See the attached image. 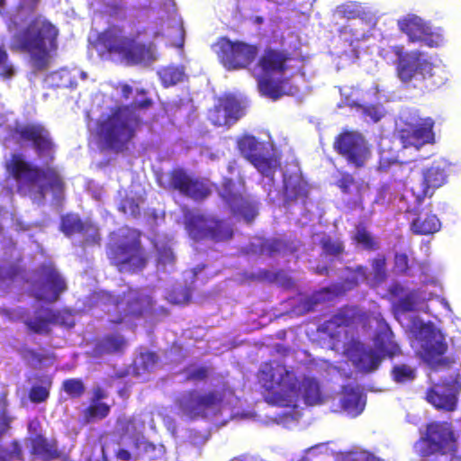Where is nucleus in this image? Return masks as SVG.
Wrapping results in <instances>:
<instances>
[{
	"mask_svg": "<svg viewBox=\"0 0 461 461\" xmlns=\"http://www.w3.org/2000/svg\"><path fill=\"white\" fill-rule=\"evenodd\" d=\"M59 34L58 27L50 20L34 16L12 36L9 48L14 52L28 54L32 67L42 71L49 67L50 54L59 48Z\"/></svg>",
	"mask_w": 461,
	"mask_h": 461,
	"instance_id": "obj_1",
	"label": "nucleus"
},
{
	"mask_svg": "<svg viewBox=\"0 0 461 461\" xmlns=\"http://www.w3.org/2000/svg\"><path fill=\"white\" fill-rule=\"evenodd\" d=\"M152 104L153 101L146 97L131 104L113 107L97 126L103 148L117 154L129 151L130 144L142 123L136 112L148 109Z\"/></svg>",
	"mask_w": 461,
	"mask_h": 461,
	"instance_id": "obj_2",
	"label": "nucleus"
},
{
	"mask_svg": "<svg viewBox=\"0 0 461 461\" xmlns=\"http://www.w3.org/2000/svg\"><path fill=\"white\" fill-rule=\"evenodd\" d=\"M144 30L127 34L124 28L111 24L98 33L96 45L110 56H116L128 65H140L156 59L155 43L143 42L140 36Z\"/></svg>",
	"mask_w": 461,
	"mask_h": 461,
	"instance_id": "obj_3",
	"label": "nucleus"
},
{
	"mask_svg": "<svg viewBox=\"0 0 461 461\" xmlns=\"http://www.w3.org/2000/svg\"><path fill=\"white\" fill-rule=\"evenodd\" d=\"M392 51L396 57V76L402 83L422 91L430 90L441 83L437 66L425 52L405 51L402 45L393 46Z\"/></svg>",
	"mask_w": 461,
	"mask_h": 461,
	"instance_id": "obj_4",
	"label": "nucleus"
},
{
	"mask_svg": "<svg viewBox=\"0 0 461 461\" xmlns=\"http://www.w3.org/2000/svg\"><path fill=\"white\" fill-rule=\"evenodd\" d=\"M5 169L17 183L25 182L32 185L40 179L45 181L44 185L39 186L33 198L39 203L45 201L46 190L51 193L53 200L58 202L63 200L66 184L56 168L50 167L41 168L26 161L23 155L13 154L5 164Z\"/></svg>",
	"mask_w": 461,
	"mask_h": 461,
	"instance_id": "obj_5",
	"label": "nucleus"
},
{
	"mask_svg": "<svg viewBox=\"0 0 461 461\" xmlns=\"http://www.w3.org/2000/svg\"><path fill=\"white\" fill-rule=\"evenodd\" d=\"M293 59L291 52L285 49L267 47L257 62L262 75L258 77V88L261 95L274 101L286 94L284 76L290 69Z\"/></svg>",
	"mask_w": 461,
	"mask_h": 461,
	"instance_id": "obj_6",
	"label": "nucleus"
},
{
	"mask_svg": "<svg viewBox=\"0 0 461 461\" xmlns=\"http://www.w3.org/2000/svg\"><path fill=\"white\" fill-rule=\"evenodd\" d=\"M106 255L111 265L121 273H139L149 262L141 244V232L133 228H125L116 240L109 242Z\"/></svg>",
	"mask_w": 461,
	"mask_h": 461,
	"instance_id": "obj_7",
	"label": "nucleus"
},
{
	"mask_svg": "<svg viewBox=\"0 0 461 461\" xmlns=\"http://www.w3.org/2000/svg\"><path fill=\"white\" fill-rule=\"evenodd\" d=\"M153 309L151 296L139 289L129 288L118 295L107 294L104 312L111 328L132 322L148 315Z\"/></svg>",
	"mask_w": 461,
	"mask_h": 461,
	"instance_id": "obj_8",
	"label": "nucleus"
},
{
	"mask_svg": "<svg viewBox=\"0 0 461 461\" xmlns=\"http://www.w3.org/2000/svg\"><path fill=\"white\" fill-rule=\"evenodd\" d=\"M185 229L195 242L212 240L215 243L232 239L233 228L225 220L212 214L186 209L183 212Z\"/></svg>",
	"mask_w": 461,
	"mask_h": 461,
	"instance_id": "obj_9",
	"label": "nucleus"
},
{
	"mask_svg": "<svg viewBox=\"0 0 461 461\" xmlns=\"http://www.w3.org/2000/svg\"><path fill=\"white\" fill-rule=\"evenodd\" d=\"M413 448L420 457L454 454L457 446L451 425L438 421L428 423L424 435L415 442Z\"/></svg>",
	"mask_w": 461,
	"mask_h": 461,
	"instance_id": "obj_10",
	"label": "nucleus"
},
{
	"mask_svg": "<svg viewBox=\"0 0 461 461\" xmlns=\"http://www.w3.org/2000/svg\"><path fill=\"white\" fill-rule=\"evenodd\" d=\"M410 330L415 339L420 343V356L426 363L434 368L449 366L451 361L443 357L447 345L443 335L432 324L414 321Z\"/></svg>",
	"mask_w": 461,
	"mask_h": 461,
	"instance_id": "obj_11",
	"label": "nucleus"
},
{
	"mask_svg": "<svg viewBox=\"0 0 461 461\" xmlns=\"http://www.w3.org/2000/svg\"><path fill=\"white\" fill-rule=\"evenodd\" d=\"M219 62L227 70H240L249 68L258 55V46L242 41H230L220 37L212 46Z\"/></svg>",
	"mask_w": 461,
	"mask_h": 461,
	"instance_id": "obj_12",
	"label": "nucleus"
},
{
	"mask_svg": "<svg viewBox=\"0 0 461 461\" xmlns=\"http://www.w3.org/2000/svg\"><path fill=\"white\" fill-rule=\"evenodd\" d=\"M13 137L18 143L31 146L39 158L53 159L55 143L44 124L40 122L17 124L13 129Z\"/></svg>",
	"mask_w": 461,
	"mask_h": 461,
	"instance_id": "obj_13",
	"label": "nucleus"
},
{
	"mask_svg": "<svg viewBox=\"0 0 461 461\" xmlns=\"http://www.w3.org/2000/svg\"><path fill=\"white\" fill-rule=\"evenodd\" d=\"M38 279L32 285V296L38 301L50 303L59 300L61 294L68 290L65 278L52 263L41 264L38 270Z\"/></svg>",
	"mask_w": 461,
	"mask_h": 461,
	"instance_id": "obj_14",
	"label": "nucleus"
},
{
	"mask_svg": "<svg viewBox=\"0 0 461 461\" xmlns=\"http://www.w3.org/2000/svg\"><path fill=\"white\" fill-rule=\"evenodd\" d=\"M333 149L355 168L365 167L370 157V149L364 136L354 131H345L337 135Z\"/></svg>",
	"mask_w": 461,
	"mask_h": 461,
	"instance_id": "obj_15",
	"label": "nucleus"
},
{
	"mask_svg": "<svg viewBox=\"0 0 461 461\" xmlns=\"http://www.w3.org/2000/svg\"><path fill=\"white\" fill-rule=\"evenodd\" d=\"M435 122L431 117L419 118L414 122H404L398 131V137L403 148L420 149L426 144L435 142Z\"/></svg>",
	"mask_w": 461,
	"mask_h": 461,
	"instance_id": "obj_16",
	"label": "nucleus"
},
{
	"mask_svg": "<svg viewBox=\"0 0 461 461\" xmlns=\"http://www.w3.org/2000/svg\"><path fill=\"white\" fill-rule=\"evenodd\" d=\"M447 182V175L438 166H431L423 171L422 181L420 185L412 186L406 193L404 198L413 199V206L409 211L418 212L420 206L424 203L426 198H431L435 190Z\"/></svg>",
	"mask_w": 461,
	"mask_h": 461,
	"instance_id": "obj_17",
	"label": "nucleus"
},
{
	"mask_svg": "<svg viewBox=\"0 0 461 461\" xmlns=\"http://www.w3.org/2000/svg\"><path fill=\"white\" fill-rule=\"evenodd\" d=\"M168 187L194 201H203L211 194L207 185L181 167L174 168L168 173Z\"/></svg>",
	"mask_w": 461,
	"mask_h": 461,
	"instance_id": "obj_18",
	"label": "nucleus"
},
{
	"mask_svg": "<svg viewBox=\"0 0 461 461\" xmlns=\"http://www.w3.org/2000/svg\"><path fill=\"white\" fill-rule=\"evenodd\" d=\"M400 31L408 36L409 41L420 42L429 48H438L442 43V37L431 30L421 18L409 15L398 20Z\"/></svg>",
	"mask_w": 461,
	"mask_h": 461,
	"instance_id": "obj_19",
	"label": "nucleus"
},
{
	"mask_svg": "<svg viewBox=\"0 0 461 461\" xmlns=\"http://www.w3.org/2000/svg\"><path fill=\"white\" fill-rule=\"evenodd\" d=\"M244 115L240 102L231 95L217 99L216 104L208 112V119L217 127L230 128Z\"/></svg>",
	"mask_w": 461,
	"mask_h": 461,
	"instance_id": "obj_20",
	"label": "nucleus"
},
{
	"mask_svg": "<svg viewBox=\"0 0 461 461\" xmlns=\"http://www.w3.org/2000/svg\"><path fill=\"white\" fill-rule=\"evenodd\" d=\"M231 180H228L224 184L221 197L234 216L240 217L249 223L253 221L258 214V203L249 196L247 197L241 193L234 192L231 189Z\"/></svg>",
	"mask_w": 461,
	"mask_h": 461,
	"instance_id": "obj_21",
	"label": "nucleus"
},
{
	"mask_svg": "<svg viewBox=\"0 0 461 461\" xmlns=\"http://www.w3.org/2000/svg\"><path fill=\"white\" fill-rule=\"evenodd\" d=\"M184 412L191 419H207L209 414L226 413L227 416L222 419H213L212 420L220 425H224L229 420H245L256 417L255 412H235V405H183Z\"/></svg>",
	"mask_w": 461,
	"mask_h": 461,
	"instance_id": "obj_22",
	"label": "nucleus"
},
{
	"mask_svg": "<svg viewBox=\"0 0 461 461\" xmlns=\"http://www.w3.org/2000/svg\"><path fill=\"white\" fill-rule=\"evenodd\" d=\"M45 316L37 315L34 319L24 321V324L30 331L35 334L48 335L51 330L50 324H59L61 326L72 327L74 322L68 323V319L71 317V312L68 309L53 310L46 308Z\"/></svg>",
	"mask_w": 461,
	"mask_h": 461,
	"instance_id": "obj_23",
	"label": "nucleus"
},
{
	"mask_svg": "<svg viewBox=\"0 0 461 461\" xmlns=\"http://www.w3.org/2000/svg\"><path fill=\"white\" fill-rule=\"evenodd\" d=\"M287 381L284 391L294 395L302 394L304 403H321L322 401L320 384L315 378L305 376L302 381L286 373Z\"/></svg>",
	"mask_w": 461,
	"mask_h": 461,
	"instance_id": "obj_24",
	"label": "nucleus"
},
{
	"mask_svg": "<svg viewBox=\"0 0 461 461\" xmlns=\"http://www.w3.org/2000/svg\"><path fill=\"white\" fill-rule=\"evenodd\" d=\"M408 205L406 212L413 213L416 215L411 222V230L417 235H430L438 232L441 228V222L438 216L434 213H423L425 208L431 211V203H429L425 207L423 204L420 206L418 212L409 211L411 206H413V199L406 198Z\"/></svg>",
	"mask_w": 461,
	"mask_h": 461,
	"instance_id": "obj_25",
	"label": "nucleus"
},
{
	"mask_svg": "<svg viewBox=\"0 0 461 461\" xmlns=\"http://www.w3.org/2000/svg\"><path fill=\"white\" fill-rule=\"evenodd\" d=\"M284 202L286 205L298 203H306L309 197V186L306 181L297 176H289L284 179Z\"/></svg>",
	"mask_w": 461,
	"mask_h": 461,
	"instance_id": "obj_26",
	"label": "nucleus"
},
{
	"mask_svg": "<svg viewBox=\"0 0 461 461\" xmlns=\"http://www.w3.org/2000/svg\"><path fill=\"white\" fill-rule=\"evenodd\" d=\"M12 418L7 411L3 409L0 411V438L9 429ZM23 453L20 443L13 440L10 448L0 444V461H23Z\"/></svg>",
	"mask_w": 461,
	"mask_h": 461,
	"instance_id": "obj_27",
	"label": "nucleus"
},
{
	"mask_svg": "<svg viewBox=\"0 0 461 461\" xmlns=\"http://www.w3.org/2000/svg\"><path fill=\"white\" fill-rule=\"evenodd\" d=\"M259 253L268 257L276 255H292L298 250L297 245L286 239H265L259 244Z\"/></svg>",
	"mask_w": 461,
	"mask_h": 461,
	"instance_id": "obj_28",
	"label": "nucleus"
},
{
	"mask_svg": "<svg viewBox=\"0 0 461 461\" xmlns=\"http://www.w3.org/2000/svg\"><path fill=\"white\" fill-rule=\"evenodd\" d=\"M458 389L450 383L436 384L426 393L429 403H456Z\"/></svg>",
	"mask_w": 461,
	"mask_h": 461,
	"instance_id": "obj_29",
	"label": "nucleus"
},
{
	"mask_svg": "<svg viewBox=\"0 0 461 461\" xmlns=\"http://www.w3.org/2000/svg\"><path fill=\"white\" fill-rule=\"evenodd\" d=\"M31 454L40 456L44 460L59 458L60 453L56 440H48L41 434H37L30 438Z\"/></svg>",
	"mask_w": 461,
	"mask_h": 461,
	"instance_id": "obj_30",
	"label": "nucleus"
},
{
	"mask_svg": "<svg viewBox=\"0 0 461 461\" xmlns=\"http://www.w3.org/2000/svg\"><path fill=\"white\" fill-rule=\"evenodd\" d=\"M95 229L91 222H85L74 213H67L61 216L60 230L68 237L77 233H86Z\"/></svg>",
	"mask_w": 461,
	"mask_h": 461,
	"instance_id": "obj_31",
	"label": "nucleus"
},
{
	"mask_svg": "<svg viewBox=\"0 0 461 461\" xmlns=\"http://www.w3.org/2000/svg\"><path fill=\"white\" fill-rule=\"evenodd\" d=\"M352 361L360 370L372 372L377 369L382 358L374 349L361 346L357 348V356L352 358Z\"/></svg>",
	"mask_w": 461,
	"mask_h": 461,
	"instance_id": "obj_32",
	"label": "nucleus"
},
{
	"mask_svg": "<svg viewBox=\"0 0 461 461\" xmlns=\"http://www.w3.org/2000/svg\"><path fill=\"white\" fill-rule=\"evenodd\" d=\"M357 319V309L355 307L345 306L339 309L338 312L326 321L325 326L327 330L350 327L356 322Z\"/></svg>",
	"mask_w": 461,
	"mask_h": 461,
	"instance_id": "obj_33",
	"label": "nucleus"
},
{
	"mask_svg": "<svg viewBox=\"0 0 461 461\" xmlns=\"http://www.w3.org/2000/svg\"><path fill=\"white\" fill-rule=\"evenodd\" d=\"M127 341L121 334H107L95 344V349L100 354H114L123 351Z\"/></svg>",
	"mask_w": 461,
	"mask_h": 461,
	"instance_id": "obj_34",
	"label": "nucleus"
},
{
	"mask_svg": "<svg viewBox=\"0 0 461 461\" xmlns=\"http://www.w3.org/2000/svg\"><path fill=\"white\" fill-rule=\"evenodd\" d=\"M375 347L384 357L392 358L401 354V348L394 341L391 330L382 331L376 335Z\"/></svg>",
	"mask_w": 461,
	"mask_h": 461,
	"instance_id": "obj_35",
	"label": "nucleus"
},
{
	"mask_svg": "<svg viewBox=\"0 0 461 461\" xmlns=\"http://www.w3.org/2000/svg\"><path fill=\"white\" fill-rule=\"evenodd\" d=\"M237 148L240 153L250 161L260 153L261 143L255 136L244 134L237 140Z\"/></svg>",
	"mask_w": 461,
	"mask_h": 461,
	"instance_id": "obj_36",
	"label": "nucleus"
},
{
	"mask_svg": "<svg viewBox=\"0 0 461 461\" xmlns=\"http://www.w3.org/2000/svg\"><path fill=\"white\" fill-rule=\"evenodd\" d=\"M344 272L347 276L343 278L342 284L348 289H353L368 278L367 267L358 265L354 267H345Z\"/></svg>",
	"mask_w": 461,
	"mask_h": 461,
	"instance_id": "obj_37",
	"label": "nucleus"
},
{
	"mask_svg": "<svg viewBox=\"0 0 461 461\" xmlns=\"http://www.w3.org/2000/svg\"><path fill=\"white\" fill-rule=\"evenodd\" d=\"M352 239L356 244L361 245L362 248L367 251H375L379 249V242L368 231L365 223L361 222L356 226V230Z\"/></svg>",
	"mask_w": 461,
	"mask_h": 461,
	"instance_id": "obj_38",
	"label": "nucleus"
},
{
	"mask_svg": "<svg viewBox=\"0 0 461 461\" xmlns=\"http://www.w3.org/2000/svg\"><path fill=\"white\" fill-rule=\"evenodd\" d=\"M319 245L326 257L339 258L345 253L344 241L329 234H324L321 238Z\"/></svg>",
	"mask_w": 461,
	"mask_h": 461,
	"instance_id": "obj_39",
	"label": "nucleus"
},
{
	"mask_svg": "<svg viewBox=\"0 0 461 461\" xmlns=\"http://www.w3.org/2000/svg\"><path fill=\"white\" fill-rule=\"evenodd\" d=\"M158 76L162 85L168 87L183 81L185 70L180 66H167L158 71Z\"/></svg>",
	"mask_w": 461,
	"mask_h": 461,
	"instance_id": "obj_40",
	"label": "nucleus"
},
{
	"mask_svg": "<svg viewBox=\"0 0 461 461\" xmlns=\"http://www.w3.org/2000/svg\"><path fill=\"white\" fill-rule=\"evenodd\" d=\"M335 185L346 195H349L355 192L360 194L361 191V185L357 183L353 175L347 171L339 172V177L336 180Z\"/></svg>",
	"mask_w": 461,
	"mask_h": 461,
	"instance_id": "obj_41",
	"label": "nucleus"
},
{
	"mask_svg": "<svg viewBox=\"0 0 461 461\" xmlns=\"http://www.w3.org/2000/svg\"><path fill=\"white\" fill-rule=\"evenodd\" d=\"M258 172L266 176L273 175L278 166L277 160L271 156H263L260 153L249 161Z\"/></svg>",
	"mask_w": 461,
	"mask_h": 461,
	"instance_id": "obj_42",
	"label": "nucleus"
},
{
	"mask_svg": "<svg viewBox=\"0 0 461 461\" xmlns=\"http://www.w3.org/2000/svg\"><path fill=\"white\" fill-rule=\"evenodd\" d=\"M420 302L421 297L420 291L411 290L398 300L396 308L402 312H413L417 309Z\"/></svg>",
	"mask_w": 461,
	"mask_h": 461,
	"instance_id": "obj_43",
	"label": "nucleus"
},
{
	"mask_svg": "<svg viewBox=\"0 0 461 461\" xmlns=\"http://www.w3.org/2000/svg\"><path fill=\"white\" fill-rule=\"evenodd\" d=\"M50 381H46L41 384L32 385L29 390V400L33 403H41L47 401L50 396Z\"/></svg>",
	"mask_w": 461,
	"mask_h": 461,
	"instance_id": "obj_44",
	"label": "nucleus"
},
{
	"mask_svg": "<svg viewBox=\"0 0 461 461\" xmlns=\"http://www.w3.org/2000/svg\"><path fill=\"white\" fill-rule=\"evenodd\" d=\"M110 411V405H88L84 411L86 423H93L105 418Z\"/></svg>",
	"mask_w": 461,
	"mask_h": 461,
	"instance_id": "obj_45",
	"label": "nucleus"
},
{
	"mask_svg": "<svg viewBox=\"0 0 461 461\" xmlns=\"http://www.w3.org/2000/svg\"><path fill=\"white\" fill-rule=\"evenodd\" d=\"M62 389L72 399L81 397L86 390L83 381L79 378H68L62 382Z\"/></svg>",
	"mask_w": 461,
	"mask_h": 461,
	"instance_id": "obj_46",
	"label": "nucleus"
},
{
	"mask_svg": "<svg viewBox=\"0 0 461 461\" xmlns=\"http://www.w3.org/2000/svg\"><path fill=\"white\" fill-rule=\"evenodd\" d=\"M393 379L396 383H406L414 380L415 370L408 365H396L392 369Z\"/></svg>",
	"mask_w": 461,
	"mask_h": 461,
	"instance_id": "obj_47",
	"label": "nucleus"
},
{
	"mask_svg": "<svg viewBox=\"0 0 461 461\" xmlns=\"http://www.w3.org/2000/svg\"><path fill=\"white\" fill-rule=\"evenodd\" d=\"M386 259L383 255L373 258L371 260V267L373 269V279L376 284L384 282L387 278V273L385 269Z\"/></svg>",
	"mask_w": 461,
	"mask_h": 461,
	"instance_id": "obj_48",
	"label": "nucleus"
},
{
	"mask_svg": "<svg viewBox=\"0 0 461 461\" xmlns=\"http://www.w3.org/2000/svg\"><path fill=\"white\" fill-rule=\"evenodd\" d=\"M344 398L341 403H366V395L358 386L346 385L343 387Z\"/></svg>",
	"mask_w": 461,
	"mask_h": 461,
	"instance_id": "obj_49",
	"label": "nucleus"
},
{
	"mask_svg": "<svg viewBox=\"0 0 461 461\" xmlns=\"http://www.w3.org/2000/svg\"><path fill=\"white\" fill-rule=\"evenodd\" d=\"M119 210L123 213H128L134 218L140 216V207L134 197H123L119 205Z\"/></svg>",
	"mask_w": 461,
	"mask_h": 461,
	"instance_id": "obj_50",
	"label": "nucleus"
},
{
	"mask_svg": "<svg viewBox=\"0 0 461 461\" xmlns=\"http://www.w3.org/2000/svg\"><path fill=\"white\" fill-rule=\"evenodd\" d=\"M24 272L19 264H12L8 267H0V282H13Z\"/></svg>",
	"mask_w": 461,
	"mask_h": 461,
	"instance_id": "obj_51",
	"label": "nucleus"
},
{
	"mask_svg": "<svg viewBox=\"0 0 461 461\" xmlns=\"http://www.w3.org/2000/svg\"><path fill=\"white\" fill-rule=\"evenodd\" d=\"M393 267L398 274L409 276L410 259L405 253H396L393 258Z\"/></svg>",
	"mask_w": 461,
	"mask_h": 461,
	"instance_id": "obj_52",
	"label": "nucleus"
},
{
	"mask_svg": "<svg viewBox=\"0 0 461 461\" xmlns=\"http://www.w3.org/2000/svg\"><path fill=\"white\" fill-rule=\"evenodd\" d=\"M400 167L401 164L396 158L386 156H380L376 165V171L380 174H386L393 167Z\"/></svg>",
	"mask_w": 461,
	"mask_h": 461,
	"instance_id": "obj_53",
	"label": "nucleus"
},
{
	"mask_svg": "<svg viewBox=\"0 0 461 461\" xmlns=\"http://www.w3.org/2000/svg\"><path fill=\"white\" fill-rule=\"evenodd\" d=\"M110 383L104 382L103 384H97L92 389V397L90 403H99L102 400L108 397V387Z\"/></svg>",
	"mask_w": 461,
	"mask_h": 461,
	"instance_id": "obj_54",
	"label": "nucleus"
},
{
	"mask_svg": "<svg viewBox=\"0 0 461 461\" xmlns=\"http://www.w3.org/2000/svg\"><path fill=\"white\" fill-rule=\"evenodd\" d=\"M339 410H335V412H339L345 415L348 419H353L364 411L366 405H339Z\"/></svg>",
	"mask_w": 461,
	"mask_h": 461,
	"instance_id": "obj_55",
	"label": "nucleus"
},
{
	"mask_svg": "<svg viewBox=\"0 0 461 461\" xmlns=\"http://www.w3.org/2000/svg\"><path fill=\"white\" fill-rule=\"evenodd\" d=\"M40 0H19L16 10L18 13L32 14L35 13Z\"/></svg>",
	"mask_w": 461,
	"mask_h": 461,
	"instance_id": "obj_56",
	"label": "nucleus"
},
{
	"mask_svg": "<svg viewBox=\"0 0 461 461\" xmlns=\"http://www.w3.org/2000/svg\"><path fill=\"white\" fill-rule=\"evenodd\" d=\"M142 367L146 370L152 368L158 361V357L155 352H145L140 356Z\"/></svg>",
	"mask_w": 461,
	"mask_h": 461,
	"instance_id": "obj_57",
	"label": "nucleus"
},
{
	"mask_svg": "<svg viewBox=\"0 0 461 461\" xmlns=\"http://www.w3.org/2000/svg\"><path fill=\"white\" fill-rule=\"evenodd\" d=\"M15 72L14 65L9 60L0 65V77L5 80L11 79Z\"/></svg>",
	"mask_w": 461,
	"mask_h": 461,
	"instance_id": "obj_58",
	"label": "nucleus"
},
{
	"mask_svg": "<svg viewBox=\"0 0 461 461\" xmlns=\"http://www.w3.org/2000/svg\"><path fill=\"white\" fill-rule=\"evenodd\" d=\"M190 397L192 401H195V403H214V398L212 394L209 395H203V396H198V393L196 391H190L189 392Z\"/></svg>",
	"mask_w": 461,
	"mask_h": 461,
	"instance_id": "obj_59",
	"label": "nucleus"
},
{
	"mask_svg": "<svg viewBox=\"0 0 461 461\" xmlns=\"http://www.w3.org/2000/svg\"><path fill=\"white\" fill-rule=\"evenodd\" d=\"M207 377V368L200 366L189 373L187 378L189 380L203 381Z\"/></svg>",
	"mask_w": 461,
	"mask_h": 461,
	"instance_id": "obj_60",
	"label": "nucleus"
},
{
	"mask_svg": "<svg viewBox=\"0 0 461 461\" xmlns=\"http://www.w3.org/2000/svg\"><path fill=\"white\" fill-rule=\"evenodd\" d=\"M338 13L341 17L354 19L357 16V12L349 5H341L338 8Z\"/></svg>",
	"mask_w": 461,
	"mask_h": 461,
	"instance_id": "obj_61",
	"label": "nucleus"
},
{
	"mask_svg": "<svg viewBox=\"0 0 461 461\" xmlns=\"http://www.w3.org/2000/svg\"><path fill=\"white\" fill-rule=\"evenodd\" d=\"M1 313L4 316H6V317H8L11 320H15V319H17L19 317H22V316L25 315L26 314V311L23 310V309L20 310V311H16V310L4 308V309L1 310Z\"/></svg>",
	"mask_w": 461,
	"mask_h": 461,
	"instance_id": "obj_62",
	"label": "nucleus"
},
{
	"mask_svg": "<svg viewBox=\"0 0 461 461\" xmlns=\"http://www.w3.org/2000/svg\"><path fill=\"white\" fill-rule=\"evenodd\" d=\"M364 113L373 119L374 122H378L381 119V114L375 105L365 107Z\"/></svg>",
	"mask_w": 461,
	"mask_h": 461,
	"instance_id": "obj_63",
	"label": "nucleus"
},
{
	"mask_svg": "<svg viewBox=\"0 0 461 461\" xmlns=\"http://www.w3.org/2000/svg\"><path fill=\"white\" fill-rule=\"evenodd\" d=\"M115 456L118 459L123 460V461H129L131 458V453L124 448H120L116 453Z\"/></svg>",
	"mask_w": 461,
	"mask_h": 461,
	"instance_id": "obj_64",
	"label": "nucleus"
}]
</instances>
